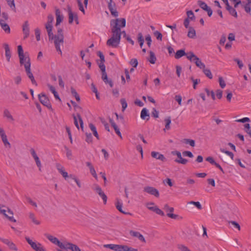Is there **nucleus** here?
I'll return each instance as SVG.
<instances>
[{
	"label": "nucleus",
	"mask_w": 251,
	"mask_h": 251,
	"mask_svg": "<svg viewBox=\"0 0 251 251\" xmlns=\"http://www.w3.org/2000/svg\"><path fill=\"white\" fill-rule=\"evenodd\" d=\"M126 21L125 18L112 20L110 22L112 36L106 42L108 46L117 48L120 42L121 38V27H125Z\"/></svg>",
	"instance_id": "obj_1"
},
{
	"label": "nucleus",
	"mask_w": 251,
	"mask_h": 251,
	"mask_svg": "<svg viewBox=\"0 0 251 251\" xmlns=\"http://www.w3.org/2000/svg\"><path fill=\"white\" fill-rule=\"evenodd\" d=\"M23 65H24L26 75L28 76V77H29V78L31 80L32 83L33 84H34L36 86H37V82L34 79V76H33L32 73L31 72V70H30L31 63H30V58H26V61L25 62Z\"/></svg>",
	"instance_id": "obj_2"
},
{
	"label": "nucleus",
	"mask_w": 251,
	"mask_h": 251,
	"mask_svg": "<svg viewBox=\"0 0 251 251\" xmlns=\"http://www.w3.org/2000/svg\"><path fill=\"white\" fill-rule=\"evenodd\" d=\"M64 36L63 35H55L54 43L55 44V48L56 50L59 52L60 54H62V51L61 50L60 46L62 45L63 43Z\"/></svg>",
	"instance_id": "obj_3"
},
{
	"label": "nucleus",
	"mask_w": 251,
	"mask_h": 251,
	"mask_svg": "<svg viewBox=\"0 0 251 251\" xmlns=\"http://www.w3.org/2000/svg\"><path fill=\"white\" fill-rule=\"evenodd\" d=\"M18 53L20 59V63L22 65L26 61V58H30L28 55L24 54V50H23L22 46L19 45L18 46Z\"/></svg>",
	"instance_id": "obj_4"
},
{
	"label": "nucleus",
	"mask_w": 251,
	"mask_h": 251,
	"mask_svg": "<svg viewBox=\"0 0 251 251\" xmlns=\"http://www.w3.org/2000/svg\"><path fill=\"white\" fill-rule=\"evenodd\" d=\"M38 98L39 101L43 105L46 106L49 109L51 108V105L50 100L44 94H39Z\"/></svg>",
	"instance_id": "obj_5"
},
{
	"label": "nucleus",
	"mask_w": 251,
	"mask_h": 251,
	"mask_svg": "<svg viewBox=\"0 0 251 251\" xmlns=\"http://www.w3.org/2000/svg\"><path fill=\"white\" fill-rule=\"evenodd\" d=\"M163 209L167 212V215L168 217L173 219H176L178 217V215L172 213L174 211L173 207H171L168 204L164 205Z\"/></svg>",
	"instance_id": "obj_6"
},
{
	"label": "nucleus",
	"mask_w": 251,
	"mask_h": 251,
	"mask_svg": "<svg viewBox=\"0 0 251 251\" xmlns=\"http://www.w3.org/2000/svg\"><path fill=\"white\" fill-rule=\"evenodd\" d=\"M171 153L174 155H176L177 156L178 158L175 160V161L176 162L183 165H185L187 163L188 160L182 158L180 152L177 151H172Z\"/></svg>",
	"instance_id": "obj_7"
},
{
	"label": "nucleus",
	"mask_w": 251,
	"mask_h": 251,
	"mask_svg": "<svg viewBox=\"0 0 251 251\" xmlns=\"http://www.w3.org/2000/svg\"><path fill=\"white\" fill-rule=\"evenodd\" d=\"M108 7L111 15L117 17L118 16V12L117 11V7L114 1H109L108 4Z\"/></svg>",
	"instance_id": "obj_8"
},
{
	"label": "nucleus",
	"mask_w": 251,
	"mask_h": 251,
	"mask_svg": "<svg viewBox=\"0 0 251 251\" xmlns=\"http://www.w3.org/2000/svg\"><path fill=\"white\" fill-rule=\"evenodd\" d=\"M0 213L4 215L9 221L13 222H16V220L13 218V213L9 209L7 208V211L4 209H2L0 206Z\"/></svg>",
	"instance_id": "obj_9"
},
{
	"label": "nucleus",
	"mask_w": 251,
	"mask_h": 251,
	"mask_svg": "<svg viewBox=\"0 0 251 251\" xmlns=\"http://www.w3.org/2000/svg\"><path fill=\"white\" fill-rule=\"evenodd\" d=\"M68 12L69 15V23L72 24L74 20L76 24H78L77 15L72 12L71 8L69 6H68Z\"/></svg>",
	"instance_id": "obj_10"
},
{
	"label": "nucleus",
	"mask_w": 251,
	"mask_h": 251,
	"mask_svg": "<svg viewBox=\"0 0 251 251\" xmlns=\"http://www.w3.org/2000/svg\"><path fill=\"white\" fill-rule=\"evenodd\" d=\"M47 238L52 243L57 245L61 249L65 248V244H63L59 241V240L51 235H47Z\"/></svg>",
	"instance_id": "obj_11"
},
{
	"label": "nucleus",
	"mask_w": 251,
	"mask_h": 251,
	"mask_svg": "<svg viewBox=\"0 0 251 251\" xmlns=\"http://www.w3.org/2000/svg\"><path fill=\"white\" fill-rule=\"evenodd\" d=\"M0 240L5 244L7 245L9 248L15 251H17L18 249L16 246V245L11 240L8 239H4L2 238H0Z\"/></svg>",
	"instance_id": "obj_12"
},
{
	"label": "nucleus",
	"mask_w": 251,
	"mask_h": 251,
	"mask_svg": "<svg viewBox=\"0 0 251 251\" xmlns=\"http://www.w3.org/2000/svg\"><path fill=\"white\" fill-rule=\"evenodd\" d=\"M144 190L145 192L150 194L151 195H153L156 197H158L159 196V193L158 191L153 187L151 186H147L144 187Z\"/></svg>",
	"instance_id": "obj_13"
},
{
	"label": "nucleus",
	"mask_w": 251,
	"mask_h": 251,
	"mask_svg": "<svg viewBox=\"0 0 251 251\" xmlns=\"http://www.w3.org/2000/svg\"><path fill=\"white\" fill-rule=\"evenodd\" d=\"M0 135L1 138V140L5 146V147L10 148L11 145L9 142L8 141L7 139V136L5 133V132L3 128H0Z\"/></svg>",
	"instance_id": "obj_14"
},
{
	"label": "nucleus",
	"mask_w": 251,
	"mask_h": 251,
	"mask_svg": "<svg viewBox=\"0 0 251 251\" xmlns=\"http://www.w3.org/2000/svg\"><path fill=\"white\" fill-rule=\"evenodd\" d=\"M129 234L131 236L137 238L142 243H146L145 237L139 232L130 230L129 231Z\"/></svg>",
	"instance_id": "obj_15"
},
{
	"label": "nucleus",
	"mask_w": 251,
	"mask_h": 251,
	"mask_svg": "<svg viewBox=\"0 0 251 251\" xmlns=\"http://www.w3.org/2000/svg\"><path fill=\"white\" fill-rule=\"evenodd\" d=\"M73 118H74V124L75 126L78 128L79 129V126H78V122H77V119H78L79 120V124H80V127L83 130V121H82V119L80 116V115L79 114H76V116H75V115H73Z\"/></svg>",
	"instance_id": "obj_16"
},
{
	"label": "nucleus",
	"mask_w": 251,
	"mask_h": 251,
	"mask_svg": "<svg viewBox=\"0 0 251 251\" xmlns=\"http://www.w3.org/2000/svg\"><path fill=\"white\" fill-rule=\"evenodd\" d=\"M22 30L24 34V38H26L29 35V24L27 21L24 22L22 26Z\"/></svg>",
	"instance_id": "obj_17"
},
{
	"label": "nucleus",
	"mask_w": 251,
	"mask_h": 251,
	"mask_svg": "<svg viewBox=\"0 0 251 251\" xmlns=\"http://www.w3.org/2000/svg\"><path fill=\"white\" fill-rule=\"evenodd\" d=\"M105 248H108L115 251H122V245L116 244H105L103 245Z\"/></svg>",
	"instance_id": "obj_18"
},
{
	"label": "nucleus",
	"mask_w": 251,
	"mask_h": 251,
	"mask_svg": "<svg viewBox=\"0 0 251 251\" xmlns=\"http://www.w3.org/2000/svg\"><path fill=\"white\" fill-rule=\"evenodd\" d=\"M56 168L58 172L62 175L63 177L66 179V178L69 177L68 173L65 171L64 168L60 164H56Z\"/></svg>",
	"instance_id": "obj_19"
},
{
	"label": "nucleus",
	"mask_w": 251,
	"mask_h": 251,
	"mask_svg": "<svg viewBox=\"0 0 251 251\" xmlns=\"http://www.w3.org/2000/svg\"><path fill=\"white\" fill-rule=\"evenodd\" d=\"M63 249H70L72 251H81L79 248L76 245L71 243H66L65 244V248Z\"/></svg>",
	"instance_id": "obj_20"
},
{
	"label": "nucleus",
	"mask_w": 251,
	"mask_h": 251,
	"mask_svg": "<svg viewBox=\"0 0 251 251\" xmlns=\"http://www.w3.org/2000/svg\"><path fill=\"white\" fill-rule=\"evenodd\" d=\"M151 156L153 158H154L156 159L161 160L162 161H166V159L164 157V156L162 154H161L158 152L152 151L151 152Z\"/></svg>",
	"instance_id": "obj_21"
},
{
	"label": "nucleus",
	"mask_w": 251,
	"mask_h": 251,
	"mask_svg": "<svg viewBox=\"0 0 251 251\" xmlns=\"http://www.w3.org/2000/svg\"><path fill=\"white\" fill-rule=\"evenodd\" d=\"M55 15L56 17V25H59L63 19V16L61 14L60 11L59 9H55Z\"/></svg>",
	"instance_id": "obj_22"
},
{
	"label": "nucleus",
	"mask_w": 251,
	"mask_h": 251,
	"mask_svg": "<svg viewBox=\"0 0 251 251\" xmlns=\"http://www.w3.org/2000/svg\"><path fill=\"white\" fill-rule=\"evenodd\" d=\"M226 5V8L229 11V13L235 17H237V12L234 8L232 7L228 4V1H224Z\"/></svg>",
	"instance_id": "obj_23"
},
{
	"label": "nucleus",
	"mask_w": 251,
	"mask_h": 251,
	"mask_svg": "<svg viewBox=\"0 0 251 251\" xmlns=\"http://www.w3.org/2000/svg\"><path fill=\"white\" fill-rule=\"evenodd\" d=\"M3 47L5 50V56L8 62L10 61L11 58V51L7 44L5 43L3 44Z\"/></svg>",
	"instance_id": "obj_24"
},
{
	"label": "nucleus",
	"mask_w": 251,
	"mask_h": 251,
	"mask_svg": "<svg viewBox=\"0 0 251 251\" xmlns=\"http://www.w3.org/2000/svg\"><path fill=\"white\" fill-rule=\"evenodd\" d=\"M110 123L114 129L116 133V134L120 137L121 139H122V136L121 133L120 131L119 128L117 126V125L115 123V122L112 119H110Z\"/></svg>",
	"instance_id": "obj_25"
},
{
	"label": "nucleus",
	"mask_w": 251,
	"mask_h": 251,
	"mask_svg": "<svg viewBox=\"0 0 251 251\" xmlns=\"http://www.w3.org/2000/svg\"><path fill=\"white\" fill-rule=\"evenodd\" d=\"M3 116L7 118V119L10 122H13L14 121V119L11 114L10 111L6 109L3 111Z\"/></svg>",
	"instance_id": "obj_26"
},
{
	"label": "nucleus",
	"mask_w": 251,
	"mask_h": 251,
	"mask_svg": "<svg viewBox=\"0 0 251 251\" xmlns=\"http://www.w3.org/2000/svg\"><path fill=\"white\" fill-rule=\"evenodd\" d=\"M102 79L105 83H108L111 87H113L112 81L111 80H108L107 75L105 71L102 72Z\"/></svg>",
	"instance_id": "obj_27"
},
{
	"label": "nucleus",
	"mask_w": 251,
	"mask_h": 251,
	"mask_svg": "<svg viewBox=\"0 0 251 251\" xmlns=\"http://www.w3.org/2000/svg\"><path fill=\"white\" fill-rule=\"evenodd\" d=\"M25 239L26 242L30 245L32 249L35 250L38 245V243L32 241V240H31L28 237H25Z\"/></svg>",
	"instance_id": "obj_28"
},
{
	"label": "nucleus",
	"mask_w": 251,
	"mask_h": 251,
	"mask_svg": "<svg viewBox=\"0 0 251 251\" xmlns=\"http://www.w3.org/2000/svg\"><path fill=\"white\" fill-rule=\"evenodd\" d=\"M164 122L165 123V127L163 129L164 131L165 130H170L171 129L170 124L171 123V118L170 116L166 117L164 119Z\"/></svg>",
	"instance_id": "obj_29"
},
{
	"label": "nucleus",
	"mask_w": 251,
	"mask_h": 251,
	"mask_svg": "<svg viewBox=\"0 0 251 251\" xmlns=\"http://www.w3.org/2000/svg\"><path fill=\"white\" fill-rule=\"evenodd\" d=\"M194 63L198 67L200 68L201 69L203 70L205 67L204 64L202 63L198 57L196 58V59L194 61Z\"/></svg>",
	"instance_id": "obj_30"
},
{
	"label": "nucleus",
	"mask_w": 251,
	"mask_h": 251,
	"mask_svg": "<svg viewBox=\"0 0 251 251\" xmlns=\"http://www.w3.org/2000/svg\"><path fill=\"white\" fill-rule=\"evenodd\" d=\"M196 31L193 27H189L187 36L190 38H194L196 37Z\"/></svg>",
	"instance_id": "obj_31"
},
{
	"label": "nucleus",
	"mask_w": 251,
	"mask_h": 251,
	"mask_svg": "<svg viewBox=\"0 0 251 251\" xmlns=\"http://www.w3.org/2000/svg\"><path fill=\"white\" fill-rule=\"evenodd\" d=\"M149 114L148 113V110L146 108H144L141 112V118L142 119H146V117H147V120L149 119Z\"/></svg>",
	"instance_id": "obj_32"
},
{
	"label": "nucleus",
	"mask_w": 251,
	"mask_h": 251,
	"mask_svg": "<svg viewBox=\"0 0 251 251\" xmlns=\"http://www.w3.org/2000/svg\"><path fill=\"white\" fill-rule=\"evenodd\" d=\"M89 126L91 131L93 132L94 135L97 138V139L99 140V136L95 126L93 124H90Z\"/></svg>",
	"instance_id": "obj_33"
},
{
	"label": "nucleus",
	"mask_w": 251,
	"mask_h": 251,
	"mask_svg": "<svg viewBox=\"0 0 251 251\" xmlns=\"http://www.w3.org/2000/svg\"><path fill=\"white\" fill-rule=\"evenodd\" d=\"M77 2L79 9L83 13H84V8L83 7V4L85 5V7H86L88 1H83V2H82V1H77Z\"/></svg>",
	"instance_id": "obj_34"
},
{
	"label": "nucleus",
	"mask_w": 251,
	"mask_h": 251,
	"mask_svg": "<svg viewBox=\"0 0 251 251\" xmlns=\"http://www.w3.org/2000/svg\"><path fill=\"white\" fill-rule=\"evenodd\" d=\"M148 60L151 64H153L155 63V61L156 60V58L153 52H152L151 51H150V57H149V59H148Z\"/></svg>",
	"instance_id": "obj_35"
},
{
	"label": "nucleus",
	"mask_w": 251,
	"mask_h": 251,
	"mask_svg": "<svg viewBox=\"0 0 251 251\" xmlns=\"http://www.w3.org/2000/svg\"><path fill=\"white\" fill-rule=\"evenodd\" d=\"M122 206L123 204L122 202L119 201H117V203L116 204V206L117 209L121 213L125 214H130L129 213H126L123 211L122 210Z\"/></svg>",
	"instance_id": "obj_36"
},
{
	"label": "nucleus",
	"mask_w": 251,
	"mask_h": 251,
	"mask_svg": "<svg viewBox=\"0 0 251 251\" xmlns=\"http://www.w3.org/2000/svg\"><path fill=\"white\" fill-rule=\"evenodd\" d=\"M185 54H186V53H185L184 50H177L176 52L175 57L176 59H179L180 57H181L182 56L185 55Z\"/></svg>",
	"instance_id": "obj_37"
},
{
	"label": "nucleus",
	"mask_w": 251,
	"mask_h": 251,
	"mask_svg": "<svg viewBox=\"0 0 251 251\" xmlns=\"http://www.w3.org/2000/svg\"><path fill=\"white\" fill-rule=\"evenodd\" d=\"M92 189L98 194L103 192L101 187L96 183H95L93 185Z\"/></svg>",
	"instance_id": "obj_38"
},
{
	"label": "nucleus",
	"mask_w": 251,
	"mask_h": 251,
	"mask_svg": "<svg viewBox=\"0 0 251 251\" xmlns=\"http://www.w3.org/2000/svg\"><path fill=\"white\" fill-rule=\"evenodd\" d=\"M187 56V58L190 60L191 61H193L196 59V58L197 57L196 55L194 54V53L193 52H189L185 54Z\"/></svg>",
	"instance_id": "obj_39"
},
{
	"label": "nucleus",
	"mask_w": 251,
	"mask_h": 251,
	"mask_svg": "<svg viewBox=\"0 0 251 251\" xmlns=\"http://www.w3.org/2000/svg\"><path fill=\"white\" fill-rule=\"evenodd\" d=\"M182 142L185 144H189L192 147H194L195 146V141L192 139H184Z\"/></svg>",
	"instance_id": "obj_40"
},
{
	"label": "nucleus",
	"mask_w": 251,
	"mask_h": 251,
	"mask_svg": "<svg viewBox=\"0 0 251 251\" xmlns=\"http://www.w3.org/2000/svg\"><path fill=\"white\" fill-rule=\"evenodd\" d=\"M151 210L162 216H164L165 215L163 211L160 209L157 206H156L154 209L151 208Z\"/></svg>",
	"instance_id": "obj_41"
},
{
	"label": "nucleus",
	"mask_w": 251,
	"mask_h": 251,
	"mask_svg": "<svg viewBox=\"0 0 251 251\" xmlns=\"http://www.w3.org/2000/svg\"><path fill=\"white\" fill-rule=\"evenodd\" d=\"M1 26L3 30L7 33H10V28L9 26L6 23H0Z\"/></svg>",
	"instance_id": "obj_42"
},
{
	"label": "nucleus",
	"mask_w": 251,
	"mask_h": 251,
	"mask_svg": "<svg viewBox=\"0 0 251 251\" xmlns=\"http://www.w3.org/2000/svg\"><path fill=\"white\" fill-rule=\"evenodd\" d=\"M122 251H138V250L126 245H122Z\"/></svg>",
	"instance_id": "obj_43"
},
{
	"label": "nucleus",
	"mask_w": 251,
	"mask_h": 251,
	"mask_svg": "<svg viewBox=\"0 0 251 251\" xmlns=\"http://www.w3.org/2000/svg\"><path fill=\"white\" fill-rule=\"evenodd\" d=\"M71 91L72 94L75 97L76 100L77 101H80V97H79V96L78 95V94H77V93L76 92V91H75V90L73 87H71Z\"/></svg>",
	"instance_id": "obj_44"
},
{
	"label": "nucleus",
	"mask_w": 251,
	"mask_h": 251,
	"mask_svg": "<svg viewBox=\"0 0 251 251\" xmlns=\"http://www.w3.org/2000/svg\"><path fill=\"white\" fill-rule=\"evenodd\" d=\"M203 72L205 75L209 79H212L213 77L212 74L209 69L204 68L203 69Z\"/></svg>",
	"instance_id": "obj_45"
},
{
	"label": "nucleus",
	"mask_w": 251,
	"mask_h": 251,
	"mask_svg": "<svg viewBox=\"0 0 251 251\" xmlns=\"http://www.w3.org/2000/svg\"><path fill=\"white\" fill-rule=\"evenodd\" d=\"M29 217L32 220L33 223H34L35 224H36L37 225H38L40 224V222L36 219L35 216L33 213H30L29 214Z\"/></svg>",
	"instance_id": "obj_46"
},
{
	"label": "nucleus",
	"mask_w": 251,
	"mask_h": 251,
	"mask_svg": "<svg viewBox=\"0 0 251 251\" xmlns=\"http://www.w3.org/2000/svg\"><path fill=\"white\" fill-rule=\"evenodd\" d=\"M69 177L73 179V180H74V181L75 182L77 186L79 188H80L81 187V185L79 180L75 175H70Z\"/></svg>",
	"instance_id": "obj_47"
},
{
	"label": "nucleus",
	"mask_w": 251,
	"mask_h": 251,
	"mask_svg": "<svg viewBox=\"0 0 251 251\" xmlns=\"http://www.w3.org/2000/svg\"><path fill=\"white\" fill-rule=\"evenodd\" d=\"M205 91L206 92V94H207V95L208 96H211V97H212V99L213 100H215V94H214V92H213V91H210L207 88H205L204 89Z\"/></svg>",
	"instance_id": "obj_48"
},
{
	"label": "nucleus",
	"mask_w": 251,
	"mask_h": 251,
	"mask_svg": "<svg viewBox=\"0 0 251 251\" xmlns=\"http://www.w3.org/2000/svg\"><path fill=\"white\" fill-rule=\"evenodd\" d=\"M177 248L180 251H191L187 247L182 244L177 245Z\"/></svg>",
	"instance_id": "obj_49"
},
{
	"label": "nucleus",
	"mask_w": 251,
	"mask_h": 251,
	"mask_svg": "<svg viewBox=\"0 0 251 251\" xmlns=\"http://www.w3.org/2000/svg\"><path fill=\"white\" fill-rule=\"evenodd\" d=\"M220 151L222 152L225 153L226 154L228 155L231 159H233L234 157V154L232 152H230L229 151H226L224 149H220Z\"/></svg>",
	"instance_id": "obj_50"
},
{
	"label": "nucleus",
	"mask_w": 251,
	"mask_h": 251,
	"mask_svg": "<svg viewBox=\"0 0 251 251\" xmlns=\"http://www.w3.org/2000/svg\"><path fill=\"white\" fill-rule=\"evenodd\" d=\"M187 15L188 16L187 18H189V20H194L195 19L194 13L192 10L188 11L187 12Z\"/></svg>",
	"instance_id": "obj_51"
},
{
	"label": "nucleus",
	"mask_w": 251,
	"mask_h": 251,
	"mask_svg": "<svg viewBox=\"0 0 251 251\" xmlns=\"http://www.w3.org/2000/svg\"><path fill=\"white\" fill-rule=\"evenodd\" d=\"M154 35L156 37V39L158 40L162 41V34L158 31H155L153 32Z\"/></svg>",
	"instance_id": "obj_52"
},
{
	"label": "nucleus",
	"mask_w": 251,
	"mask_h": 251,
	"mask_svg": "<svg viewBox=\"0 0 251 251\" xmlns=\"http://www.w3.org/2000/svg\"><path fill=\"white\" fill-rule=\"evenodd\" d=\"M122 106V111H124L127 106V102L125 99H122L120 100Z\"/></svg>",
	"instance_id": "obj_53"
},
{
	"label": "nucleus",
	"mask_w": 251,
	"mask_h": 251,
	"mask_svg": "<svg viewBox=\"0 0 251 251\" xmlns=\"http://www.w3.org/2000/svg\"><path fill=\"white\" fill-rule=\"evenodd\" d=\"M129 63L134 68H136L138 64L137 59L136 58L131 59Z\"/></svg>",
	"instance_id": "obj_54"
},
{
	"label": "nucleus",
	"mask_w": 251,
	"mask_h": 251,
	"mask_svg": "<svg viewBox=\"0 0 251 251\" xmlns=\"http://www.w3.org/2000/svg\"><path fill=\"white\" fill-rule=\"evenodd\" d=\"M99 195L101 198L103 200L104 204H106L107 202V197L106 195L104 194L103 191L101 193H100Z\"/></svg>",
	"instance_id": "obj_55"
},
{
	"label": "nucleus",
	"mask_w": 251,
	"mask_h": 251,
	"mask_svg": "<svg viewBox=\"0 0 251 251\" xmlns=\"http://www.w3.org/2000/svg\"><path fill=\"white\" fill-rule=\"evenodd\" d=\"M35 34L36 40L39 41L40 40V30L38 28L35 29Z\"/></svg>",
	"instance_id": "obj_56"
},
{
	"label": "nucleus",
	"mask_w": 251,
	"mask_h": 251,
	"mask_svg": "<svg viewBox=\"0 0 251 251\" xmlns=\"http://www.w3.org/2000/svg\"><path fill=\"white\" fill-rule=\"evenodd\" d=\"M137 40L139 43H144V40L141 32H139L137 35Z\"/></svg>",
	"instance_id": "obj_57"
},
{
	"label": "nucleus",
	"mask_w": 251,
	"mask_h": 251,
	"mask_svg": "<svg viewBox=\"0 0 251 251\" xmlns=\"http://www.w3.org/2000/svg\"><path fill=\"white\" fill-rule=\"evenodd\" d=\"M219 82L220 85L222 88H224L225 87L226 83L222 77L220 76L219 77Z\"/></svg>",
	"instance_id": "obj_58"
},
{
	"label": "nucleus",
	"mask_w": 251,
	"mask_h": 251,
	"mask_svg": "<svg viewBox=\"0 0 251 251\" xmlns=\"http://www.w3.org/2000/svg\"><path fill=\"white\" fill-rule=\"evenodd\" d=\"M86 141L88 143H91L92 142V136L91 133H86Z\"/></svg>",
	"instance_id": "obj_59"
},
{
	"label": "nucleus",
	"mask_w": 251,
	"mask_h": 251,
	"mask_svg": "<svg viewBox=\"0 0 251 251\" xmlns=\"http://www.w3.org/2000/svg\"><path fill=\"white\" fill-rule=\"evenodd\" d=\"M145 39L147 42V45L149 48L151 47V39L150 35H148L146 36Z\"/></svg>",
	"instance_id": "obj_60"
},
{
	"label": "nucleus",
	"mask_w": 251,
	"mask_h": 251,
	"mask_svg": "<svg viewBox=\"0 0 251 251\" xmlns=\"http://www.w3.org/2000/svg\"><path fill=\"white\" fill-rule=\"evenodd\" d=\"M250 121V119L248 117H245L241 119L236 120L235 121L238 123H246Z\"/></svg>",
	"instance_id": "obj_61"
},
{
	"label": "nucleus",
	"mask_w": 251,
	"mask_h": 251,
	"mask_svg": "<svg viewBox=\"0 0 251 251\" xmlns=\"http://www.w3.org/2000/svg\"><path fill=\"white\" fill-rule=\"evenodd\" d=\"M35 251H46L45 249L40 243H38V245L35 250Z\"/></svg>",
	"instance_id": "obj_62"
},
{
	"label": "nucleus",
	"mask_w": 251,
	"mask_h": 251,
	"mask_svg": "<svg viewBox=\"0 0 251 251\" xmlns=\"http://www.w3.org/2000/svg\"><path fill=\"white\" fill-rule=\"evenodd\" d=\"M182 154L184 156H188L190 158L193 157V155L192 153L190 151H184L183 152H182Z\"/></svg>",
	"instance_id": "obj_63"
},
{
	"label": "nucleus",
	"mask_w": 251,
	"mask_h": 251,
	"mask_svg": "<svg viewBox=\"0 0 251 251\" xmlns=\"http://www.w3.org/2000/svg\"><path fill=\"white\" fill-rule=\"evenodd\" d=\"M158 114L159 112L156 109L154 108L152 109V111L151 112V115L153 117H154L155 118H157L158 117Z\"/></svg>",
	"instance_id": "obj_64"
}]
</instances>
